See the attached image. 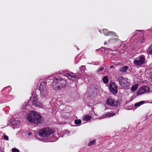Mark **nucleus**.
I'll return each mask as SVG.
<instances>
[{"label":"nucleus","instance_id":"obj_11","mask_svg":"<svg viewBox=\"0 0 152 152\" xmlns=\"http://www.w3.org/2000/svg\"><path fill=\"white\" fill-rule=\"evenodd\" d=\"M116 115V113H114L112 112H109L106 113L105 115L102 116L100 117V119H102L105 118H110Z\"/></svg>","mask_w":152,"mask_h":152},{"label":"nucleus","instance_id":"obj_32","mask_svg":"<svg viewBox=\"0 0 152 152\" xmlns=\"http://www.w3.org/2000/svg\"><path fill=\"white\" fill-rule=\"evenodd\" d=\"M104 45H106V44H107V43L106 42H104Z\"/></svg>","mask_w":152,"mask_h":152},{"label":"nucleus","instance_id":"obj_29","mask_svg":"<svg viewBox=\"0 0 152 152\" xmlns=\"http://www.w3.org/2000/svg\"><path fill=\"white\" fill-rule=\"evenodd\" d=\"M113 65H111L110 66V68L111 69H112V68H113Z\"/></svg>","mask_w":152,"mask_h":152},{"label":"nucleus","instance_id":"obj_4","mask_svg":"<svg viewBox=\"0 0 152 152\" xmlns=\"http://www.w3.org/2000/svg\"><path fill=\"white\" fill-rule=\"evenodd\" d=\"M46 84L45 83H42L39 86V90L40 91V95L42 97L47 96L48 94Z\"/></svg>","mask_w":152,"mask_h":152},{"label":"nucleus","instance_id":"obj_34","mask_svg":"<svg viewBox=\"0 0 152 152\" xmlns=\"http://www.w3.org/2000/svg\"><path fill=\"white\" fill-rule=\"evenodd\" d=\"M50 76H48V78H50Z\"/></svg>","mask_w":152,"mask_h":152},{"label":"nucleus","instance_id":"obj_15","mask_svg":"<svg viewBox=\"0 0 152 152\" xmlns=\"http://www.w3.org/2000/svg\"><path fill=\"white\" fill-rule=\"evenodd\" d=\"M145 103V101H142L136 103L134 104V107H138L140 106L142 104Z\"/></svg>","mask_w":152,"mask_h":152},{"label":"nucleus","instance_id":"obj_30","mask_svg":"<svg viewBox=\"0 0 152 152\" xmlns=\"http://www.w3.org/2000/svg\"><path fill=\"white\" fill-rule=\"evenodd\" d=\"M151 81L152 82V74L151 75Z\"/></svg>","mask_w":152,"mask_h":152},{"label":"nucleus","instance_id":"obj_24","mask_svg":"<svg viewBox=\"0 0 152 152\" xmlns=\"http://www.w3.org/2000/svg\"><path fill=\"white\" fill-rule=\"evenodd\" d=\"M104 69V67H101L99 68L97 70V72H99L103 70Z\"/></svg>","mask_w":152,"mask_h":152},{"label":"nucleus","instance_id":"obj_27","mask_svg":"<svg viewBox=\"0 0 152 152\" xmlns=\"http://www.w3.org/2000/svg\"><path fill=\"white\" fill-rule=\"evenodd\" d=\"M32 134V133L31 132H29L27 133V135H28V136H30Z\"/></svg>","mask_w":152,"mask_h":152},{"label":"nucleus","instance_id":"obj_13","mask_svg":"<svg viewBox=\"0 0 152 152\" xmlns=\"http://www.w3.org/2000/svg\"><path fill=\"white\" fill-rule=\"evenodd\" d=\"M104 35L106 36H109L111 35H114L115 33L113 32H109L106 29H104L103 30Z\"/></svg>","mask_w":152,"mask_h":152},{"label":"nucleus","instance_id":"obj_33","mask_svg":"<svg viewBox=\"0 0 152 152\" xmlns=\"http://www.w3.org/2000/svg\"><path fill=\"white\" fill-rule=\"evenodd\" d=\"M136 31L139 32L140 31H139V30H136Z\"/></svg>","mask_w":152,"mask_h":152},{"label":"nucleus","instance_id":"obj_18","mask_svg":"<svg viewBox=\"0 0 152 152\" xmlns=\"http://www.w3.org/2000/svg\"><path fill=\"white\" fill-rule=\"evenodd\" d=\"M147 53L150 54H152V45L148 48Z\"/></svg>","mask_w":152,"mask_h":152},{"label":"nucleus","instance_id":"obj_20","mask_svg":"<svg viewBox=\"0 0 152 152\" xmlns=\"http://www.w3.org/2000/svg\"><path fill=\"white\" fill-rule=\"evenodd\" d=\"M95 143H96V140H93L89 143L88 145L89 146H91L94 144Z\"/></svg>","mask_w":152,"mask_h":152},{"label":"nucleus","instance_id":"obj_5","mask_svg":"<svg viewBox=\"0 0 152 152\" xmlns=\"http://www.w3.org/2000/svg\"><path fill=\"white\" fill-rule=\"evenodd\" d=\"M118 80L122 88H126L128 87L129 84L126 78H123L121 77H119L118 78Z\"/></svg>","mask_w":152,"mask_h":152},{"label":"nucleus","instance_id":"obj_7","mask_svg":"<svg viewBox=\"0 0 152 152\" xmlns=\"http://www.w3.org/2000/svg\"><path fill=\"white\" fill-rule=\"evenodd\" d=\"M109 88L110 91L113 94H116L118 92L117 86L114 83H110Z\"/></svg>","mask_w":152,"mask_h":152},{"label":"nucleus","instance_id":"obj_2","mask_svg":"<svg viewBox=\"0 0 152 152\" xmlns=\"http://www.w3.org/2000/svg\"><path fill=\"white\" fill-rule=\"evenodd\" d=\"M53 132L50 128H45L41 129L39 132V135L44 139H50L51 135Z\"/></svg>","mask_w":152,"mask_h":152},{"label":"nucleus","instance_id":"obj_3","mask_svg":"<svg viewBox=\"0 0 152 152\" xmlns=\"http://www.w3.org/2000/svg\"><path fill=\"white\" fill-rule=\"evenodd\" d=\"M65 81L62 79L55 78L52 83V86L53 88L56 89L65 86Z\"/></svg>","mask_w":152,"mask_h":152},{"label":"nucleus","instance_id":"obj_19","mask_svg":"<svg viewBox=\"0 0 152 152\" xmlns=\"http://www.w3.org/2000/svg\"><path fill=\"white\" fill-rule=\"evenodd\" d=\"M103 81L104 83H107L108 82V77L107 76H105L103 78Z\"/></svg>","mask_w":152,"mask_h":152},{"label":"nucleus","instance_id":"obj_28","mask_svg":"<svg viewBox=\"0 0 152 152\" xmlns=\"http://www.w3.org/2000/svg\"><path fill=\"white\" fill-rule=\"evenodd\" d=\"M85 67V66H80V69H81L82 68V67Z\"/></svg>","mask_w":152,"mask_h":152},{"label":"nucleus","instance_id":"obj_25","mask_svg":"<svg viewBox=\"0 0 152 152\" xmlns=\"http://www.w3.org/2000/svg\"><path fill=\"white\" fill-rule=\"evenodd\" d=\"M4 139L7 140H8L9 139L8 137L6 135H4Z\"/></svg>","mask_w":152,"mask_h":152},{"label":"nucleus","instance_id":"obj_31","mask_svg":"<svg viewBox=\"0 0 152 152\" xmlns=\"http://www.w3.org/2000/svg\"><path fill=\"white\" fill-rule=\"evenodd\" d=\"M133 35H136V33H135L134 32V33H133Z\"/></svg>","mask_w":152,"mask_h":152},{"label":"nucleus","instance_id":"obj_10","mask_svg":"<svg viewBox=\"0 0 152 152\" xmlns=\"http://www.w3.org/2000/svg\"><path fill=\"white\" fill-rule=\"evenodd\" d=\"M32 104L34 106L39 107H42V105L41 103L37 102V97L36 96H34L33 98Z\"/></svg>","mask_w":152,"mask_h":152},{"label":"nucleus","instance_id":"obj_35","mask_svg":"<svg viewBox=\"0 0 152 152\" xmlns=\"http://www.w3.org/2000/svg\"><path fill=\"white\" fill-rule=\"evenodd\" d=\"M111 41V39H110V40H109V42H110V41Z\"/></svg>","mask_w":152,"mask_h":152},{"label":"nucleus","instance_id":"obj_22","mask_svg":"<svg viewBox=\"0 0 152 152\" xmlns=\"http://www.w3.org/2000/svg\"><path fill=\"white\" fill-rule=\"evenodd\" d=\"M20 123V121H17L16 120H15L13 121V124L14 125H17L19 124Z\"/></svg>","mask_w":152,"mask_h":152},{"label":"nucleus","instance_id":"obj_21","mask_svg":"<svg viewBox=\"0 0 152 152\" xmlns=\"http://www.w3.org/2000/svg\"><path fill=\"white\" fill-rule=\"evenodd\" d=\"M81 120L80 119L76 120L75 121V123L77 125H79L81 124Z\"/></svg>","mask_w":152,"mask_h":152},{"label":"nucleus","instance_id":"obj_6","mask_svg":"<svg viewBox=\"0 0 152 152\" xmlns=\"http://www.w3.org/2000/svg\"><path fill=\"white\" fill-rule=\"evenodd\" d=\"M145 63V57L141 56L136 58L134 61V64L137 65H140Z\"/></svg>","mask_w":152,"mask_h":152},{"label":"nucleus","instance_id":"obj_16","mask_svg":"<svg viewBox=\"0 0 152 152\" xmlns=\"http://www.w3.org/2000/svg\"><path fill=\"white\" fill-rule=\"evenodd\" d=\"M138 86V85L137 84H136L132 86L131 88V90L133 91H135L137 88Z\"/></svg>","mask_w":152,"mask_h":152},{"label":"nucleus","instance_id":"obj_9","mask_svg":"<svg viewBox=\"0 0 152 152\" xmlns=\"http://www.w3.org/2000/svg\"><path fill=\"white\" fill-rule=\"evenodd\" d=\"M106 102L108 105L113 107L119 105L118 102V101L115 102L114 99L111 98L108 99L106 101Z\"/></svg>","mask_w":152,"mask_h":152},{"label":"nucleus","instance_id":"obj_14","mask_svg":"<svg viewBox=\"0 0 152 152\" xmlns=\"http://www.w3.org/2000/svg\"><path fill=\"white\" fill-rule=\"evenodd\" d=\"M83 120L85 121H88L91 119V117L90 115H86L83 118Z\"/></svg>","mask_w":152,"mask_h":152},{"label":"nucleus","instance_id":"obj_17","mask_svg":"<svg viewBox=\"0 0 152 152\" xmlns=\"http://www.w3.org/2000/svg\"><path fill=\"white\" fill-rule=\"evenodd\" d=\"M128 69V67L127 66H125L121 69L120 71L122 72H126Z\"/></svg>","mask_w":152,"mask_h":152},{"label":"nucleus","instance_id":"obj_26","mask_svg":"<svg viewBox=\"0 0 152 152\" xmlns=\"http://www.w3.org/2000/svg\"><path fill=\"white\" fill-rule=\"evenodd\" d=\"M144 41V38L143 37H142L140 38V41L141 42H143Z\"/></svg>","mask_w":152,"mask_h":152},{"label":"nucleus","instance_id":"obj_23","mask_svg":"<svg viewBox=\"0 0 152 152\" xmlns=\"http://www.w3.org/2000/svg\"><path fill=\"white\" fill-rule=\"evenodd\" d=\"M12 152H20L19 150L16 148H13L12 149Z\"/></svg>","mask_w":152,"mask_h":152},{"label":"nucleus","instance_id":"obj_1","mask_svg":"<svg viewBox=\"0 0 152 152\" xmlns=\"http://www.w3.org/2000/svg\"><path fill=\"white\" fill-rule=\"evenodd\" d=\"M27 119L30 122L40 124L43 122L42 116L34 111H31L28 114Z\"/></svg>","mask_w":152,"mask_h":152},{"label":"nucleus","instance_id":"obj_8","mask_svg":"<svg viewBox=\"0 0 152 152\" xmlns=\"http://www.w3.org/2000/svg\"><path fill=\"white\" fill-rule=\"evenodd\" d=\"M150 91L149 88L147 86H144L141 87L137 92V95H139L145 93L149 92Z\"/></svg>","mask_w":152,"mask_h":152},{"label":"nucleus","instance_id":"obj_12","mask_svg":"<svg viewBox=\"0 0 152 152\" xmlns=\"http://www.w3.org/2000/svg\"><path fill=\"white\" fill-rule=\"evenodd\" d=\"M64 76L67 77L69 80H75L80 77L79 75L72 76L69 73H66L65 74Z\"/></svg>","mask_w":152,"mask_h":152}]
</instances>
